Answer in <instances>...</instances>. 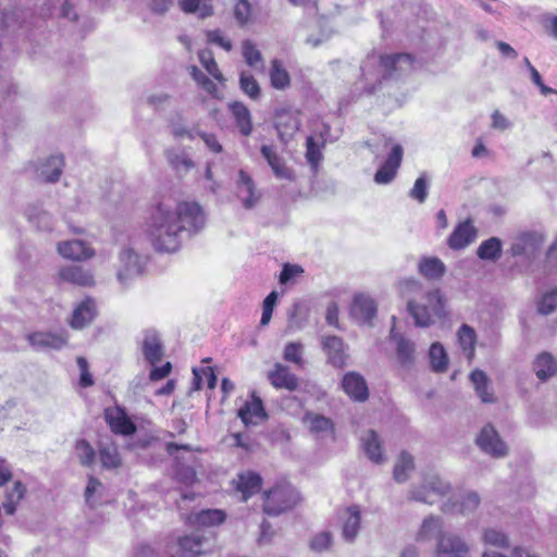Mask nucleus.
<instances>
[{"mask_svg": "<svg viewBox=\"0 0 557 557\" xmlns=\"http://www.w3.org/2000/svg\"><path fill=\"white\" fill-rule=\"evenodd\" d=\"M431 367L435 372H444L448 366V357L444 347L440 343L432 344L430 351Z\"/></svg>", "mask_w": 557, "mask_h": 557, "instance_id": "48", "label": "nucleus"}, {"mask_svg": "<svg viewBox=\"0 0 557 557\" xmlns=\"http://www.w3.org/2000/svg\"><path fill=\"white\" fill-rule=\"evenodd\" d=\"M237 416L245 425L257 424L267 417L261 399L255 396L238 409Z\"/></svg>", "mask_w": 557, "mask_h": 557, "instance_id": "31", "label": "nucleus"}, {"mask_svg": "<svg viewBox=\"0 0 557 557\" xmlns=\"http://www.w3.org/2000/svg\"><path fill=\"white\" fill-rule=\"evenodd\" d=\"M399 290L417 326L428 327L447 315L446 299L440 288L424 289L420 281L406 278L399 283Z\"/></svg>", "mask_w": 557, "mask_h": 557, "instance_id": "2", "label": "nucleus"}, {"mask_svg": "<svg viewBox=\"0 0 557 557\" xmlns=\"http://www.w3.org/2000/svg\"><path fill=\"white\" fill-rule=\"evenodd\" d=\"M391 339L396 345L397 361L401 367L409 368L414 361V343L396 333L394 327L391 330Z\"/></svg>", "mask_w": 557, "mask_h": 557, "instance_id": "24", "label": "nucleus"}, {"mask_svg": "<svg viewBox=\"0 0 557 557\" xmlns=\"http://www.w3.org/2000/svg\"><path fill=\"white\" fill-rule=\"evenodd\" d=\"M63 165L64 162L61 156H51L37 169V175L45 182L54 183L59 181Z\"/></svg>", "mask_w": 557, "mask_h": 557, "instance_id": "35", "label": "nucleus"}, {"mask_svg": "<svg viewBox=\"0 0 557 557\" xmlns=\"http://www.w3.org/2000/svg\"><path fill=\"white\" fill-rule=\"evenodd\" d=\"M342 386L345 393L356 401H364L369 397V389L364 377L357 372L344 375Z\"/></svg>", "mask_w": 557, "mask_h": 557, "instance_id": "20", "label": "nucleus"}, {"mask_svg": "<svg viewBox=\"0 0 557 557\" xmlns=\"http://www.w3.org/2000/svg\"><path fill=\"white\" fill-rule=\"evenodd\" d=\"M104 418L115 434L131 435L136 431V425L120 407L107 409Z\"/></svg>", "mask_w": 557, "mask_h": 557, "instance_id": "19", "label": "nucleus"}, {"mask_svg": "<svg viewBox=\"0 0 557 557\" xmlns=\"http://www.w3.org/2000/svg\"><path fill=\"white\" fill-rule=\"evenodd\" d=\"M199 61L206 71L216 81L223 82L224 77L210 50H201L198 53Z\"/></svg>", "mask_w": 557, "mask_h": 557, "instance_id": "50", "label": "nucleus"}, {"mask_svg": "<svg viewBox=\"0 0 557 557\" xmlns=\"http://www.w3.org/2000/svg\"><path fill=\"white\" fill-rule=\"evenodd\" d=\"M239 86L242 91L252 100L260 97V86L256 78L249 72H242L239 76Z\"/></svg>", "mask_w": 557, "mask_h": 557, "instance_id": "49", "label": "nucleus"}, {"mask_svg": "<svg viewBox=\"0 0 557 557\" xmlns=\"http://www.w3.org/2000/svg\"><path fill=\"white\" fill-rule=\"evenodd\" d=\"M141 351L151 366H156L163 358L164 347L156 330L148 329L143 332Z\"/></svg>", "mask_w": 557, "mask_h": 557, "instance_id": "15", "label": "nucleus"}, {"mask_svg": "<svg viewBox=\"0 0 557 557\" xmlns=\"http://www.w3.org/2000/svg\"><path fill=\"white\" fill-rule=\"evenodd\" d=\"M188 70L190 76L203 90H206L209 94H214L216 91V85L196 65H191Z\"/></svg>", "mask_w": 557, "mask_h": 557, "instance_id": "57", "label": "nucleus"}, {"mask_svg": "<svg viewBox=\"0 0 557 557\" xmlns=\"http://www.w3.org/2000/svg\"><path fill=\"white\" fill-rule=\"evenodd\" d=\"M59 274L63 281L75 285L91 286L94 284L92 274L81 265L64 267Z\"/></svg>", "mask_w": 557, "mask_h": 557, "instance_id": "33", "label": "nucleus"}, {"mask_svg": "<svg viewBox=\"0 0 557 557\" xmlns=\"http://www.w3.org/2000/svg\"><path fill=\"white\" fill-rule=\"evenodd\" d=\"M207 40L208 42L216 45L226 51H231L233 47L231 40L225 38L220 29L208 30Z\"/></svg>", "mask_w": 557, "mask_h": 557, "instance_id": "61", "label": "nucleus"}, {"mask_svg": "<svg viewBox=\"0 0 557 557\" xmlns=\"http://www.w3.org/2000/svg\"><path fill=\"white\" fill-rule=\"evenodd\" d=\"M482 542L484 545L495 548H508L510 546L508 534L497 528H484L482 530Z\"/></svg>", "mask_w": 557, "mask_h": 557, "instance_id": "38", "label": "nucleus"}, {"mask_svg": "<svg viewBox=\"0 0 557 557\" xmlns=\"http://www.w3.org/2000/svg\"><path fill=\"white\" fill-rule=\"evenodd\" d=\"M300 500L296 490L287 484H277L263 494V511L269 516H280L292 510Z\"/></svg>", "mask_w": 557, "mask_h": 557, "instance_id": "3", "label": "nucleus"}, {"mask_svg": "<svg viewBox=\"0 0 557 557\" xmlns=\"http://www.w3.org/2000/svg\"><path fill=\"white\" fill-rule=\"evenodd\" d=\"M377 305L368 294H356L354 296L350 315L359 324L372 326L376 318Z\"/></svg>", "mask_w": 557, "mask_h": 557, "instance_id": "7", "label": "nucleus"}, {"mask_svg": "<svg viewBox=\"0 0 557 557\" xmlns=\"http://www.w3.org/2000/svg\"><path fill=\"white\" fill-rule=\"evenodd\" d=\"M277 298H278V293L273 290L263 300L262 315H261V320H260L261 325H263V326L268 325L269 322L271 321L273 309H274Z\"/></svg>", "mask_w": 557, "mask_h": 557, "instance_id": "59", "label": "nucleus"}, {"mask_svg": "<svg viewBox=\"0 0 557 557\" xmlns=\"http://www.w3.org/2000/svg\"><path fill=\"white\" fill-rule=\"evenodd\" d=\"M226 515L220 509L201 510L195 516V523L199 527H214L224 522Z\"/></svg>", "mask_w": 557, "mask_h": 557, "instance_id": "45", "label": "nucleus"}, {"mask_svg": "<svg viewBox=\"0 0 557 557\" xmlns=\"http://www.w3.org/2000/svg\"><path fill=\"white\" fill-rule=\"evenodd\" d=\"M306 146V159L308 163L315 170L322 159L321 146L314 140L312 136L307 138Z\"/></svg>", "mask_w": 557, "mask_h": 557, "instance_id": "56", "label": "nucleus"}, {"mask_svg": "<svg viewBox=\"0 0 557 557\" xmlns=\"http://www.w3.org/2000/svg\"><path fill=\"white\" fill-rule=\"evenodd\" d=\"M99 459L102 467L108 469L117 468L121 465L117 448L113 444H100Z\"/></svg>", "mask_w": 557, "mask_h": 557, "instance_id": "46", "label": "nucleus"}, {"mask_svg": "<svg viewBox=\"0 0 557 557\" xmlns=\"http://www.w3.org/2000/svg\"><path fill=\"white\" fill-rule=\"evenodd\" d=\"M534 372L541 381H545L556 373L557 366L552 357L547 352H543L537 356L533 364Z\"/></svg>", "mask_w": 557, "mask_h": 557, "instance_id": "37", "label": "nucleus"}, {"mask_svg": "<svg viewBox=\"0 0 557 557\" xmlns=\"http://www.w3.org/2000/svg\"><path fill=\"white\" fill-rule=\"evenodd\" d=\"M251 15V5L248 0H238L234 7V16L238 24H246Z\"/></svg>", "mask_w": 557, "mask_h": 557, "instance_id": "60", "label": "nucleus"}, {"mask_svg": "<svg viewBox=\"0 0 557 557\" xmlns=\"http://www.w3.org/2000/svg\"><path fill=\"white\" fill-rule=\"evenodd\" d=\"M302 352H304V345L298 342H292L285 346L283 357H284V360H286L288 362H293L297 366H302L304 364Z\"/></svg>", "mask_w": 557, "mask_h": 557, "instance_id": "55", "label": "nucleus"}, {"mask_svg": "<svg viewBox=\"0 0 557 557\" xmlns=\"http://www.w3.org/2000/svg\"><path fill=\"white\" fill-rule=\"evenodd\" d=\"M469 546L458 535L444 532L438 537L435 556L436 557H466Z\"/></svg>", "mask_w": 557, "mask_h": 557, "instance_id": "13", "label": "nucleus"}, {"mask_svg": "<svg viewBox=\"0 0 557 557\" xmlns=\"http://www.w3.org/2000/svg\"><path fill=\"white\" fill-rule=\"evenodd\" d=\"M181 557H200L211 552L214 541L211 533L194 532L178 541Z\"/></svg>", "mask_w": 557, "mask_h": 557, "instance_id": "6", "label": "nucleus"}, {"mask_svg": "<svg viewBox=\"0 0 557 557\" xmlns=\"http://www.w3.org/2000/svg\"><path fill=\"white\" fill-rule=\"evenodd\" d=\"M165 156L168 162L177 172H188L195 166L194 161L183 150L168 149Z\"/></svg>", "mask_w": 557, "mask_h": 557, "instance_id": "39", "label": "nucleus"}, {"mask_svg": "<svg viewBox=\"0 0 557 557\" xmlns=\"http://www.w3.org/2000/svg\"><path fill=\"white\" fill-rule=\"evenodd\" d=\"M261 154L267 160L272 169L274 175L281 180H292L293 173L288 169L283 158L276 152L273 146L263 145L261 147Z\"/></svg>", "mask_w": 557, "mask_h": 557, "instance_id": "27", "label": "nucleus"}, {"mask_svg": "<svg viewBox=\"0 0 557 557\" xmlns=\"http://www.w3.org/2000/svg\"><path fill=\"white\" fill-rule=\"evenodd\" d=\"M29 345L37 350L61 349L66 345V337L61 333L34 332L26 336Z\"/></svg>", "mask_w": 557, "mask_h": 557, "instance_id": "18", "label": "nucleus"}, {"mask_svg": "<svg viewBox=\"0 0 557 557\" xmlns=\"http://www.w3.org/2000/svg\"><path fill=\"white\" fill-rule=\"evenodd\" d=\"M307 421L310 430L315 433L327 432L333 428L332 421L323 416L308 414Z\"/></svg>", "mask_w": 557, "mask_h": 557, "instance_id": "58", "label": "nucleus"}, {"mask_svg": "<svg viewBox=\"0 0 557 557\" xmlns=\"http://www.w3.org/2000/svg\"><path fill=\"white\" fill-rule=\"evenodd\" d=\"M475 443L482 451L494 458H503L508 455L506 443L491 424L485 425L481 430L476 436Z\"/></svg>", "mask_w": 557, "mask_h": 557, "instance_id": "8", "label": "nucleus"}, {"mask_svg": "<svg viewBox=\"0 0 557 557\" xmlns=\"http://www.w3.org/2000/svg\"><path fill=\"white\" fill-rule=\"evenodd\" d=\"M384 77L399 78L413 70V59L408 53L387 54L380 58Z\"/></svg>", "mask_w": 557, "mask_h": 557, "instance_id": "11", "label": "nucleus"}, {"mask_svg": "<svg viewBox=\"0 0 557 557\" xmlns=\"http://www.w3.org/2000/svg\"><path fill=\"white\" fill-rule=\"evenodd\" d=\"M75 453L79 462L85 467H90L95 463V449L86 440H79L75 444Z\"/></svg>", "mask_w": 557, "mask_h": 557, "instance_id": "51", "label": "nucleus"}, {"mask_svg": "<svg viewBox=\"0 0 557 557\" xmlns=\"http://www.w3.org/2000/svg\"><path fill=\"white\" fill-rule=\"evenodd\" d=\"M321 345L327 356V361L335 368H343L346 363L347 354L343 339L336 335H323Z\"/></svg>", "mask_w": 557, "mask_h": 557, "instance_id": "17", "label": "nucleus"}, {"mask_svg": "<svg viewBox=\"0 0 557 557\" xmlns=\"http://www.w3.org/2000/svg\"><path fill=\"white\" fill-rule=\"evenodd\" d=\"M404 149L399 144H395L392 150L374 175V182L380 185L389 184L395 178L401 164Z\"/></svg>", "mask_w": 557, "mask_h": 557, "instance_id": "14", "label": "nucleus"}, {"mask_svg": "<svg viewBox=\"0 0 557 557\" xmlns=\"http://www.w3.org/2000/svg\"><path fill=\"white\" fill-rule=\"evenodd\" d=\"M478 257L482 260L495 261L502 253V242L497 237H491L481 243L478 248Z\"/></svg>", "mask_w": 557, "mask_h": 557, "instance_id": "44", "label": "nucleus"}, {"mask_svg": "<svg viewBox=\"0 0 557 557\" xmlns=\"http://www.w3.org/2000/svg\"><path fill=\"white\" fill-rule=\"evenodd\" d=\"M205 226V214L197 202H175L168 198L154 205L146 219V234L160 252H175L184 232H198Z\"/></svg>", "mask_w": 557, "mask_h": 557, "instance_id": "1", "label": "nucleus"}, {"mask_svg": "<svg viewBox=\"0 0 557 557\" xmlns=\"http://www.w3.org/2000/svg\"><path fill=\"white\" fill-rule=\"evenodd\" d=\"M304 272L302 268L297 264H284L283 270L280 275V283L287 284L294 277L300 275Z\"/></svg>", "mask_w": 557, "mask_h": 557, "instance_id": "62", "label": "nucleus"}, {"mask_svg": "<svg viewBox=\"0 0 557 557\" xmlns=\"http://www.w3.org/2000/svg\"><path fill=\"white\" fill-rule=\"evenodd\" d=\"M120 268L117 278L122 284H126L128 280L138 276L144 268V258L132 248H124L120 252Z\"/></svg>", "mask_w": 557, "mask_h": 557, "instance_id": "12", "label": "nucleus"}, {"mask_svg": "<svg viewBox=\"0 0 557 557\" xmlns=\"http://www.w3.org/2000/svg\"><path fill=\"white\" fill-rule=\"evenodd\" d=\"M232 117L243 136H249L252 133V121L249 109L240 101H233L227 104Z\"/></svg>", "mask_w": 557, "mask_h": 557, "instance_id": "29", "label": "nucleus"}, {"mask_svg": "<svg viewBox=\"0 0 557 557\" xmlns=\"http://www.w3.org/2000/svg\"><path fill=\"white\" fill-rule=\"evenodd\" d=\"M96 315V304L92 299L86 298L81 301L73 310L70 325L73 329L81 330L87 326Z\"/></svg>", "mask_w": 557, "mask_h": 557, "instance_id": "25", "label": "nucleus"}, {"mask_svg": "<svg viewBox=\"0 0 557 557\" xmlns=\"http://www.w3.org/2000/svg\"><path fill=\"white\" fill-rule=\"evenodd\" d=\"M557 309V286L542 295L537 301V311L541 314H550Z\"/></svg>", "mask_w": 557, "mask_h": 557, "instance_id": "52", "label": "nucleus"}, {"mask_svg": "<svg viewBox=\"0 0 557 557\" xmlns=\"http://www.w3.org/2000/svg\"><path fill=\"white\" fill-rule=\"evenodd\" d=\"M274 127L282 143L287 144L300 127V119L297 111L282 108L275 111Z\"/></svg>", "mask_w": 557, "mask_h": 557, "instance_id": "9", "label": "nucleus"}, {"mask_svg": "<svg viewBox=\"0 0 557 557\" xmlns=\"http://www.w3.org/2000/svg\"><path fill=\"white\" fill-rule=\"evenodd\" d=\"M428 194H429L428 177L425 174H422L421 176H419L416 180L413 187L409 191V196L412 199L417 200L419 203H423L428 198Z\"/></svg>", "mask_w": 557, "mask_h": 557, "instance_id": "54", "label": "nucleus"}, {"mask_svg": "<svg viewBox=\"0 0 557 557\" xmlns=\"http://www.w3.org/2000/svg\"><path fill=\"white\" fill-rule=\"evenodd\" d=\"M449 492L450 484L432 473L424 476L422 484L409 490L408 499L432 505Z\"/></svg>", "mask_w": 557, "mask_h": 557, "instance_id": "4", "label": "nucleus"}, {"mask_svg": "<svg viewBox=\"0 0 557 557\" xmlns=\"http://www.w3.org/2000/svg\"><path fill=\"white\" fill-rule=\"evenodd\" d=\"M236 491L242 494V500L246 502L250 496L257 494L261 488L262 479L255 472L239 473L233 480Z\"/></svg>", "mask_w": 557, "mask_h": 557, "instance_id": "26", "label": "nucleus"}, {"mask_svg": "<svg viewBox=\"0 0 557 557\" xmlns=\"http://www.w3.org/2000/svg\"><path fill=\"white\" fill-rule=\"evenodd\" d=\"M100 487H101V482L98 479L90 476L88 480L86 490H85V499L89 506L94 507L96 505V500L94 499V496Z\"/></svg>", "mask_w": 557, "mask_h": 557, "instance_id": "63", "label": "nucleus"}, {"mask_svg": "<svg viewBox=\"0 0 557 557\" xmlns=\"http://www.w3.org/2000/svg\"><path fill=\"white\" fill-rule=\"evenodd\" d=\"M458 341L467 359L471 361L474 357V345L476 341L474 330L468 324H462L458 331Z\"/></svg>", "mask_w": 557, "mask_h": 557, "instance_id": "40", "label": "nucleus"}, {"mask_svg": "<svg viewBox=\"0 0 557 557\" xmlns=\"http://www.w3.org/2000/svg\"><path fill=\"white\" fill-rule=\"evenodd\" d=\"M546 236L539 231H527L513 237L510 252L513 257H523L528 260L536 258L542 250Z\"/></svg>", "mask_w": 557, "mask_h": 557, "instance_id": "5", "label": "nucleus"}, {"mask_svg": "<svg viewBox=\"0 0 557 557\" xmlns=\"http://www.w3.org/2000/svg\"><path fill=\"white\" fill-rule=\"evenodd\" d=\"M26 487L21 481H16L12 490L7 492L5 499L18 504L25 496Z\"/></svg>", "mask_w": 557, "mask_h": 557, "instance_id": "64", "label": "nucleus"}, {"mask_svg": "<svg viewBox=\"0 0 557 557\" xmlns=\"http://www.w3.org/2000/svg\"><path fill=\"white\" fill-rule=\"evenodd\" d=\"M333 540V534L330 531H321L312 536L309 547L315 553H323L332 546Z\"/></svg>", "mask_w": 557, "mask_h": 557, "instance_id": "53", "label": "nucleus"}, {"mask_svg": "<svg viewBox=\"0 0 557 557\" xmlns=\"http://www.w3.org/2000/svg\"><path fill=\"white\" fill-rule=\"evenodd\" d=\"M361 443L364 454L371 461L375 463H382L384 461L382 444L375 431H366L361 436Z\"/></svg>", "mask_w": 557, "mask_h": 557, "instance_id": "32", "label": "nucleus"}, {"mask_svg": "<svg viewBox=\"0 0 557 557\" xmlns=\"http://www.w3.org/2000/svg\"><path fill=\"white\" fill-rule=\"evenodd\" d=\"M481 504L480 495L474 491H465L445 502L442 510L446 513H473Z\"/></svg>", "mask_w": 557, "mask_h": 557, "instance_id": "10", "label": "nucleus"}, {"mask_svg": "<svg viewBox=\"0 0 557 557\" xmlns=\"http://www.w3.org/2000/svg\"><path fill=\"white\" fill-rule=\"evenodd\" d=\"M418 272L428 281H441L446 273V265L437 257H422L418 262Z\"/></svg>", "mask_w": 557, "mask_h": 557, "instance_id": "28", "label": "nucleus"}, {"mask_svg": "<svg viewBox=\"0 0 557 557\" xmlns=\"http://www.w3.org/2000/svg\"><path fill=\"white\" fill-rule=\"evenodd\" d=\"M476 236V231L470 222L460 223L448 237V246L451 249H462L471 244Z\"/></svg>", "mask_w": 557, "mask_h": 557, "instance_id": "30", "label": "nucleus"}, {"mask_svg": "<svg viewBox=\"0 0 557 557\" xmlns=\"http://www.w3.org/2000/svg\"><path fill=\"white\" fill-rule=\"evenodd\" d=\"M268 379L275 388H284L294 392L299 386L298 377L290 372L287 366L278 362L275 363L273 370L269 372Z\"/></svg>", "mask_w": 557, "mask_h": 557, "instance_id": "21", "label": "nucleus"}, {"mask_svg": "<svg viewBox=\"0 0 557 557\" xmlns=\"http://www.w3.org/2000/svg\"><path fill=\"white\" fill-rule=\"evenodd\" d=\"M242 53L246 63L256 70H264V61L260 50L249 39H246L242 44Z\"/></svg>", "mask_w": 557, "mask_h": 557, "instance_id": "42", "label": "nucleus"}, {"mask_svg": "<svg viewBox=\"0 0 557 557\" xmlns=\"http://www.w3.org/2000/svg\"><path fill=\"white\" fill-rule=\"evenodd\" d=\"M342 539L347 543H354L360 531L361 512L357 506L345 509L342 515Z\"/></svg>", "mask_w": 557, "mask_h": 557, "instance_id": "22", "label": "nucleus"}, {"mask_svg": "<svg viewBox=\"0 0 557 557\" xmlns=\"http://www.w3.org/2000/svg\"><path fill=\"white\" fill-rule=\"evenodd\" d=\"M413 469H414L413 457L407 451H401L396 460L395 466H394V471H393L394 480L397 483H405L409 479Z\"/></svg>", "mask_w": 557, "mask_h": 557, "instance_id": "36", "label": "nucleus"}, {"mask_svg": "<svg viewBox=\"0 0 557 557\" xmlns=\"http://www.w3.org/2000/svg\"><path fill=\"white\" fill-rule=\"evenodd\" d=\"M270 81L272 87L275 89H285L290 84V77L287 70L276 59L271 62Z\"/></svg>", "mask_w": 557, "mask_h": 557, "instance_id": "43", "label": "nucleus"}, {"mask_svg": "<svg viewBox=\"0 0 557 557\" xmlns=\"http://www.w3.org/2000/svg\"><path fill=\"white\" fill-rule=\"evenodd\" d=\"M183 11L196 13L199 17H207L212 14L210 0H178Z\"/></svg>", "mask_w": 557, "mask_h": 557, "instance_id": "47", "label": "nucleus"}, {"mask_svg": "<svg viewBox=\"0 0 557 557\" xmlns=\"http://www.w3.org/2000/svg\"><path fill=\"white\" fill-rule=\"evenodd\" d=\"M470 380L474 385L478 396L483 403H493V393L488 391V377L485 372L481 370H474L470 374Z\"/></svg>", "mask_w": 557, "mask_h": 557, "instance_id": "41", "label": "nucleus"}, {"mask_svg": "<svg viewBox=\"0 0 557 557\" xmlns=\"http://www.w3.org/2000/svg\"><path fill=\"white\" fill-rule=\"evenodd\" d=\"M443 522L440 517L429 516L423 521L416 534L417 542H429L437 539L443 534Z\"/></svg>", "mask_w": 557, "mask_h": 557, "instance_id": "34", "label": "nucleus"}, {"mask_svg": "<svg viewBox=\"0 0 557 557\" xmlns=\"http://www.w3.org/2000/svg\"><path fill=\"white\" fill-rule=\"evenodd\" d=\"M236 195L242 200V203L246 209L253 208L261 197L260 193L256 188L253 180L244 170H240L238 173Z\"/></svg>", "mask_w": 557, "mask_h": 557, "instance_id": "16", "label": "nucleus"}, {"mask_svg": "<svg viewBox=\"0 0 557 557\" xmlns=\"http://www.w3.org/2000/svg\"><path fill=\"white\" fill-rule=\"evenodd\" d=\"M59 253L66 259L86 260L94 256V250L81 239H72L59 243Z\"/></svg>", "mask_w": 557, "mask_h": 557, "instance_id": "23", "label": "nucleus"}]
</instances>
